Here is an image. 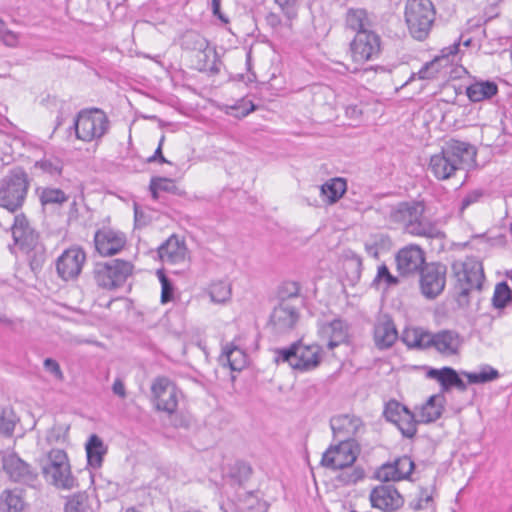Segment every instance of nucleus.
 Segmentation results:
<instances>
[{
    "label": "nucleus",
    "mask_w": 512,
    "mask_h": 512,
    "mask_svg": "<svg viewBox=\"0 0 512 512\" xmlns=\"http://www.w3.org/2000/svg\"><path fill=\"white\" fill-rule=\"evenodd\" d=\"M512 300V291L506 281L499 282L495 286L492 304L497 309H503Z\"/></svg>",
    "instance_id": "45"
},
{
    "label": "nucleus",
    "mask_w": 512,
    "mask_h": 512,
    "mask_svg": "<svg viewBox=\"0 0 512 512\" xmlns=\"http://www.w3.org/2000/svg\"><path fill=\"white\" fill-rule=\"evenodd\" d=\"M484 196V190L474 189L469 191L462 199L460 205V211L463 212L470 205L477 203Z\"/></svg>",
    "instance_id": "56"
},
{
    "label": "nucleus",
    "mask_w": 512,
    "mask_h": 512,
    "mask_svg": "<svg viewBox=\"0 0 512 512\" xmlns=\"http://www.w3.org/2000/svg\"><path fill=\"white\" fill-rule=\"evenodd\" d=\"M371 505L384 512H393L401 508L404 499L391 484L375 487L370 493Z\"/></svg>",
    "instance_id": "18"
},
{
    "label": "nucleus",
    "mask_w": 512,
    "mask_h": 512,
    "mask_svg": "<svg viewBox=\"0 0 512 512\" xmlns=\"http://www.w3.org/2000/svg\"><path fill=\"white\" fill-rule=\"evenodd\" d=\"M25 501L21 489H4L0 493V511L21 512L24 510Z\"/></svg>",
    "instance_id": "32"
},
{
    "label": "nucleus",
    "mask_w": 512,
    "mask_h": 512,
    "mask_svg": "<svg viewBox=\"0 0 512 512\" xmlns=\"http://www.w3.org/2000/svg\"><path fill=\"white\" fill-rule=\"evenodd\" d=\"M425 205L420 201L400 202L389 213L390 222L401 226L407 234L430 239H440L444 233L425 215Z\"/></svg>",
    "instance_id": "2"
},
{
    "label": "nucleus",
    "mask_w": 512,
    "mask_h": 512,
    "mask_svg": "<svg viewBox=\"0 0 512 512\" xmlns=\"http://www.w3.org/2000/svg\"><path fill=\"white\" fill-rule=\"evenodd\" d=\"M96 251L102 256H112L119 253L126 245V235L110 227L98 229L94 235Z\"/></svg>",
    "instance_id": "17"
},
{
    "label": "nucleus",
    "mask_w": 512,
    "mask_h": 512,
    "mask_svg": "<svg viewBox=\"0 0 512 512\" xmlns=\"http://www.w3.org/2000/svg\"><path fill=\"white\" fill-rule=\"evenodd\" d=\"M381 40L373 31H358L350 44V52L356 63L374 60L380 54Z\"/></svg>",
    "instance_id": "13"
},
{
    "label": "nucleus",
    "mask_w": 512,
    "mask_h": 512,
    "mask_svg": "<svg viewBox=\"0 0 512 512\" xmlns=\"http://www.w3.org/2000/svg\"><path fill=\"white\" fill-rule=\"evenodd\" d=\"M112 391L115 395L119 396L120 398L126 397V389L125 385L122 380L116 379L112 385Z\"/></svg>",
    "instance_id": "64"
},
{
    "label": "nucleus",
    "mask_w": 512,
    "mask_h": 512,
    "mask_svg": "<svg viewBox=\"0 0 512 512\" xmlns=\"http://www.w3.org/2000/svg\"><path fill=\"white\" fill-rule=\"evenodd\" d=\"M34 168L52 179L61 177L64 170V160L55 154L45 153L44 156L34 163Z\"/></svg>",
    "instance_id": "31"
},
{
    "label": "nucleus",
    "mask_w": 512,
    "mask_h": 512,
    "mask_svg": "<svg viewBox=\"0 0 512 512\" xmlns=\"http://www.w3.org/2000/svg\"><path fill=\"white\" fill-rule=\"evenodd\" d=\"M404 342L412 348L429 349L434 348L435 333L413 330L403 337Z\"/></svg>",
    "instance_id": "37"
},
{
    "label": "nucleus",
    "mask_w": 512,
    "mask_h": 512,
    "mask_svg": "<svg viewBox=\"0 0 512 512\" xmlns=\"http://www.w3.org/2000/svg\"><path fill=\"white\" fill-rule=\"evenodd\" d=\"M19 421L14 409L11 406L0 407V434L12 436L16 423Z\"/></svg>",
    "instance_id": "40"
},
{
    "label": "nucleus",
    "mask_w": 512,
    "mask_h": 512,
    "mask_svg": "<svg viewBox=\"0 0 512 512\" xmlns=\"http://www.w3.org/2000/svg\"><path fill=\"white\" fill-rule=\"evenodd\" d=\"M182 49L189 51H198L206 58L208 55L206 50L208 48V41L194 30H187L181 37L180 43Z\"/></svg>",
    "instance_id": "35"
},
{
    "label": "nucleus",
    "mask_w": 512,
    "mask_h": 512,
    "mask_svg": "<svg viewBox=\"0 0 512 512\" xmlns=\"http://www.w3.org/2000/svg\"><path fill=\"white\" fill-rule=\"evenodd\" d=\"M87 500L85 493H75L67 499L64 510L65 512H86Z\"/></svg>",
    "instance_id": "50"
},
{
    "label": "nucleus",
    "mask_w": 512,
    "mask_h": 512,
    "mask_svg": "<svg viewBox=\"0 0 512 512\" xmlns=\"http://www.w3.org/2000/svg\"><path fill=\"white\" fill-rule=\"evenodd\" d=\"M275 353L276 362L288 363L299 372H309L321 364L323 349L317 344L305 345L302 341H296L288 347L276 349Z\"/></svg>",
    "instance_id": "5"
},
{
    "label": "nucleus",
    "mask_w": 512,
    "mask_h": 512,
    "mask_svg": "<svg viewBox=\"0 0 512 512\" xmlns=\"http://www.w3.org/2000/svg\"><path fill=\"white\" fill-rule=\"evenodd\" d=\"M432 499V494H429L426 488H421L418 498L409 502V507L415 511L422 510L425 504L432 502Z\"/></svg>",
    "instance_id": "57"
},
{
    "label": "nucleus",
    "mask_w": 512,
    "mask_h": 512,
    "mask_svg": "<svg viewBox=\"0 0 512 512\" xmlns=\"http://www.w3.org/2000/svg\"><path fill=\"white\" fill-rule=\"evenodd\" d=\"M1 41L8 47H15L18 42L17 35L13 33L12 31H3L0 34Z\"/></svg>",
    "instance_id": "63"
},
{
    "label": "nucleus",
    "mask_w": 512,
    "mask_h": 512,
    "mask_svg": "<svg viewBox=\"0 0 512 512\" xmlns=\"http://www.w3.org/2000/svg\"><path fill=\"white\" fill-rule=\"evenodd\" d=\"M367 13L363 9H349L346 14V25L353 31H368L365 29L367 23Z\"/></svg>",
    "instance_id": "46"
},
{
    "label": "nucleus",
    "mask_w": 512,
    "mask_h": 512,
    "mask_svg": "<svg viewBox=\"0 0 512 512\" xmlns=\"http://www.w3.org/2000/svg\"><path fill=\"white\" fill-rule=\"evenodd\" d=\"M426 377L436 380L441 387V392H448L452 388H456L461 392L467 390L466 383L462 380L458 372L452 367L429 368Z\"/></svg>",
    "instance_id": "22"
},
{
    "label": "nucleus",
    "mask_w": 512,
    "mask_h": 512,
    "mask_svg": "<svg viewBox=\"0 0 512 512\" xmlns=\"http://www.w3.org/2000/svg\"><path fill=\"white\" fill-rule=\"evenodd\" d=\"M395 467L397 468V477L399 480L407 479L414 470L415 464L412 459L404 455L395 460Z\"/></svg>",
    "instance_id": "52"
},
{
    "label": "nucleus",
    "mask_w": 512,
    "mask_h": 512,
    "mask_svg": "<svg viewBox=\"0 0 512 512\" xmlns=\"http://www.w3.org/2000/svg\"><path fill=\"white\" fill-rule=\"evenodd\" d=\"M11 231L14 243L21 251L40 242L39 233L30 225L23 213L15 215Z\"/></svg>",
    "instance_id": "21"
},
{
    "label": "nucleus",
    "mask_w": 512,
    "mask_h": 512,
    "mask_svg": "<svg viewBox=\"0 0 512 512\" xmlns=\"http://www.w3.org/2000/svg\"><path fill=\"white\" fill-rule=\"evenodd\" d=\"M391 246V238L383 233L372 235L364 245L366 253L375 259L379 258L380 253L389 251Z\"/></svg>",
    "instance_id": "34"
},
{
    "label": "nucleus",
    "mask_w": 512,
    "mask_h": 512,
    "mask_svg": "<svg viewBox=\"0 0 512 512\" xmlns=\"http://www.w3.org/2000/svg\"><path fill=\"white\" fill-rule=\"evenodd\" d=\"M110 127L111 122L105 111L92 107L81 109L76 114L69 131L73 130L78 140L90 143L101 141L108 134Z\"/></svg>",
    "instance_id": "3"
},
{
    "label": "nucleus",
    "mask_w": 512,
    "mask_h": 512,
    "mask_svg": "<svg viewBox=\"0 0 512 512\" xmlns=\"http://www.w3.org/2000/svg\"><path fill=\"white\" fill-rule=\"evenodd\" d=\"M152 183L154 186L158 187L160 191L175 193L177 190L175 182L169 178L154 177L152 178Z\"/></svg>",
    "instance_id": "59"
},
{
    "label": "nucleus",
    "mask_w": 512,
    "mask_h": 512,
    "mask_svg": "<svg viewBox=\"0 0 512 512\" xmlns=\"http://www.w3.org/2000/svg\"><path fill=\"white\" fill-rule=\"evenodd\" d=\"M323 454L322 466L332 469H345L352 467L359 454V445L356 441H337Z\"/></svg>",
    "instance_id": "11"
},
{
    "label": "nucleus",
    "mask_w": 512,
    "mask_h": 512,
    "mask_svg": "<svg viewBox=\"0 0 512 512\" xmlns=\"http://www.w3.org/2000/svg\"><path fill=\"white\" fill-rule=\"evenodd\" d=\"M435 8L431 0H407L405 5V21L411 36L425 40L435 20Z\"/></svg>",
    "instance_id": "7"
},
{
    "label": "nucleus",
    "mask_w": 512,
    "mask_h": 512,
    "mask_svg": "<svg viewBox=\"0 0 512 512\" xmlns=\"http://www.w3.org/2000/svg\"><path fill=\"white\" fill-rule=\"evenodd\" d=\"M461 345V336L454 330H441L435 333L434 348L442 355H456Z\"/></svg>",
    "instance_id": "26"
},
{
    "label": "nucleus",
    "mask_w": 512,
    "mask_h": 512,
    "mask_svg": "<svg viewBox=\"0 0 512 512\" xmlns=\"http://www.w3.org/2000/svg\"><path fill=\"white\" fill-rule=\"evenodd\" d=\"M239 509L241 512H267L268 504L259 499L253 491L238 493Z\"/></svg>",
    "instance_id": "36"
},
{
    "label": "nucleus",
    "mask_w": 512,
    "mask_h": 512,
    "mask_svg": "<svg viewBox=\"0 0 512 512\" xmlns=\"http://www.w3.org/2000/svg\"><path fill=\"white\" fill-rule=\"evenodd\" d=\"M470 384H483L499 378V372L493 367L486 365L480 372H462Z\"/></svg>",
    "instance_id": "42"
},
{
    "label": "nucleus",
    "mask_w": 512,
    "mask_h": 512,
    "mask_svg": "<svg viewBox=\"0 0 512 512\" xmlns=\"http://www.w3.org/2000/svg\"><path fill=\"white\" fill-rule=\"evenodd\" d=\"M452 270L456 278L457 302L461 306L468 305L471 290L482 289L485 279L482 263L475 258L456 261L452 264Z\"/></svg>",
    "instance_id": "6"
},
{
    "label": "nucleus",
    "mask_w": 512,
    "mask_h": 512,
    "mask_svg": "<svg viewBox=\"0 0 512 512\" xmlns=\"http://www.w3.org/2000/svg\"><path fill=\"white\" fill-rule=\"evenodd\" d=\"M498 93V86L493 81H479L466 88V95L472 102L490 99Z\"/></svg>",
    "instance_id": "33"
},
{
    "label": "nucleus",
    "mask_w": 512,
    "mask_h": 512,
    "mask_svg": "<svg viewBox=\"0 0 512 512\" xmlns=\"http://www.w3.org/2000/svg\"><path fill=\"white\" fill-rule=\"evenodd\" d=\"M362 426V420L355 415L342 414L330 419L335 441H355L354 436Z\"/></svg>",
    "instance_id": "20"
},
{
    "label": "nucleus",
    "mask_w": 512,
    "mask_h": 512,
    "mask_svg": "<svg viewBox=\"0 0 512 512\" xmlns=\"http://www.w3.org/2000/svg\"><path fill=\"white\" fill-rule=\"evenodd\" d=\"M477 148L469 142L451 138L441 150L430 157L428 169L439 181L453 178L458 171H470L477 166Z\"/></svg>",
    "instance_id": "1"
},
{
    "label": "nucleus",
    "mask_w": 512,
    "mask_h": 512,
    "mask_svg": "<svg viewBox=\"0 0 512 512\" xmlns=\"http://www.w3.org/2000/svg\"><path fill=\"white\" fill-rule=\"evenodd\" d=\"M283 14L288 20H292L297 16L296 0H275Z\"/></svg>",
    "instance_id": "58"
},
{
    "label": "nucleus",
    "mask_w": 512,
    "mask_h": 512,
    "mask_svg": "<svg viewBox=\"0 0 512 512\" xmlns=\"http://www.w3.org/2000/svg\"><path fill=\"white\" fill-rule=\"evenodd\" d=\"M444 396L441 394L432 395L425 404L422 405L419 414V423H432L438 420L444 411Z\"/></svg>",
    "instance_id": "30"
},
{
    "label": "nucleus",
    "mask_w": 512,
    "mask_h": 512,
    "mask_svg": "<svg viewBox=\"0 0 512 512\" xmlns=\"http://www.w3.org/2000/svg\"><path fill=\"white\" fill-rule=\"evenodd\" d=\"M340 470L336 480L342 485L356 484L365 477L364 469L359 466L353 467L351 470H347V468Z\"/></svg>",
    "instance_id": "49"
},
{
    "label": "nucleus",
    "mask_w": 512,
    "mask_h": 512,
    "mask_svg": "<svg viewBox=\"0 0 512 512\" xmlns=\"http://www.w3.org/2000/svg\"><path fill=\"white\" fill-rule=\"evenodd\" d=\"M398 332L396 327L388 316L378 319L374 326V342L377 348H390L397 340Z\"/></svg>",
    "instance_id": "24"
},
{
    "label": "nucleus",
    "mask_w": 512,
    "mask_h": 512,
    "mask_svg": "<svg viewBox=\"0 0 512 512\" xmlns=\"http://www.w3.org/2000/svg\"><path fill=\"white\" fill-rule=\"evenodd\" d=\"M383 417L387 422L394 424L403 437L412 439L417 434L418 421L415 414L397 400L391 399L385 403Z\"/></svg>",
    "instance_id": "10"
},
{
    "label": "nucleus",
    "mask_w": 512,
    "mask_h": 512,
    "mask_svg": "<svg viewBox=\"0 0 512 512\" xmlns=\"http://www.w3.org/2000/svg\"><path fill=\"white\" fill-rule=\"evenodd\" d=\"M211 11L213 16L218 18L222 23H229L228 17L221 11V0H211Z\"/></svg>",
    "instance_id": "62"
},
{
    "label": "nucleus",
    "mask_w": 512,
    "mask_h": 512,
    "mask_svg": "<svg viewBox=\"0 0 512 512\" xmlns=\"http://www.w3.org/2000/svg\"><path fill=\"white\" fill-rule=\"evenodd\" d=\"M397 271L401 276L419 274L425 262L424 250L416 244L401 248L395 255Z\"/></svg>",
    "instance_id": "15"
},
{
    "label": "nucleus",
    "mask_w": 512,
    "mask_h": 512,
    "mask_svg": "<svg viewBox=\"0 0 512 512\" xmlns=\"http://www.w3.org/2000/svg\"><path fill=\"white\" fill-rule=\"evenodd\" d=\"M44 367L46 371L54 375L57 379L63 378V373L61 371L60 365L58 362L52 358H47L44 360Z\"/></svg>",
    "instance_id": "61"
},
{
    "label": "nucleus",
    "mask_w": 512,
    "mask_h": 512,
    "mask_svg": "<svg viewBox=\"0 0 512 512\" xmlns=\"http://www.w3.org/2000/svg\"><path fill=\"white\" fill-rule=\"evenodd\" d=\"M347 191V181L341 177L327 180L320 186V194L327 205L337 203Z\"/></svg>",
    "instance_id": "29"
},
{
    "label": "nucleus",
    "mask_w": 512,
    "mask_h": 512,
    "mask_svg": "<svg viewBox=\"0 0 512 512\" xmlns=\"http://www.w3.org/2000/svg\"><path fill=\"white\" fill-rule=\"evenodd\" d=\"M447 267L440 262L425 264L419 275V284L422 295L427 299L438 297L446 285Z\"/></svg>",
    "instance_id": "12"
},
{
    "label": "nucleus",
    "mask_w": 512,
    "mask_h": 512,
    "mask_svg": "<svg viewBox=\"0 0 512 512\" xmlns=\"http://www.w3.org/2000/svg\"><path fill=\"white\" fill-rule=\"evenodd\" d=\"M2 467L9 478L16 483L34 486L38 478L37 471L15 453L2 457Z\"/></svg>",
    "instance_id": "16"
},
{
    "label": "nucleus",
    "mask_w": 512,
    "mask_h": 512,
    "mask_svg": "<svg viewBox=\"0 0 512 512\" xmlns=\"http://www.w3.org/2000/svg\"><path fill=\"white\" fill-rule=\"evenodd\" d=\"M30 187V179L23 167L10 169L0 179V207L9 212L21 209L26 200Z\"/></svg>",
    "instance_id": "4"
},
{
    "label": "nucleus",
    "mask_w": 512,
    "mask_h": 512,
    "mask_svg": "<svg viewBox=\"0 0 512 512\" xmlns=\"http://www.w3.org/2000/svg\"><path fill=\"white\" fill-rule=\"evenodd\" d=\"M85 261L86 253L81 247L73 246L64 250L55 263L58 276L64 281L76 279Z\"/></svg>",
    "instance_id": "14"
},
{
    "label": "nucleus",
    "mask_w": 512,
    "mask_h": 512,
    "mask_svg": "<svg viewBox=\"0 0 512 512\" xmlns=\"http://www.w3.org/2000/svg\"><path fill=\"white\" fill-rule=\"evenodd\" d=\"M178 389L168 393L156 403L157 410L172 414L176 411L178 406Z\"/></svg>",
    "instance_id": "51"
},
{
    "label": "nucleus",
    "mask_w": 512,
    "mask_h": 512,
    "mask_svg": "<svg viewBox=\"0 0 512 512\" xmlns=\"http://www.w3.org/2000/svg\"><path fill=\"white\" fill-rule=\"evenodd\" d=\"M439 60L440 59H433L425 63L417 73H412L406 84L413 80L416 77V75L418 76L419 79L423 80L434 79L436 75L440 72V70L443 68Z\"/></svg>",
    "instance_id": "48"
},
{
    "label": "nucleus",
    "mask_w": 512,
    "mask_h": 512,
    "mask_svg": "<svg viewBox=\"0 0 512 512\" xmlns=\"http://www.w3.org/2000/svg\"><path fill=\"white\" fill-rule=\"evenodd\" d=\"M251 474L252 467L250 464L242 460H237L229 466L227 477L232 484L241 486L250 478Z\"/></svg>",
    "instance_id": "38"
},
{
    "label": "nucleus",
    "mask_w": 512,
    "mask_h": 512,
    "mask_svg": "<svg viewBox=\"0 0 512 512\" xmlns=\"http://www.w3.org/2000/svg\"><path fill=\"white\" fill-rule=\"evenodd\" d=\"M399 283V278L390 272L388 266L385 263H382L377 268V273L372 281L371 286L379 288L381 285H384L385 289H388L397 286Z\"/></svg>",
    "instance_id": "41"
},
{
    "label": "nucleus",
    "mask_w": 512,
    "mask_h": 512,
    "mask_svg": "<svg viewBox=\"0 0 512 512\" xmlns=\"http://www.w3.org/2000/svg\"><path fill=\"white\" fill-rule=\"evenodd\" d=\"M85 449L88 466L93 469H99L108 451L103 440L97 434H92L85 444Z\"/></svg>",
    "instance_id": "27"
},
{
    "label": "nucleus",
    "mask_w": 512,
    "mask_h": 512,
    "mask_svg": "<svg viewBox=\"0 0 512 512\" xmlns=\"http://www.w3.org/2000/svg\"><path fill=\"white\" fill-rule=\"evenodd\" d=\"M319 333L323 339L328 340V348L333 349L346 340L348 326L343 320L334 319L331 322L322 324Z\"/></svg>",
    "instance_id": "25"
},
{
    "label": "nucleus",
    "mask_w": 512,
    "mask_h": 512,
    "mask_svg": "<svg viewBox=\"0 0 512 512\" xmlns=\"http://www.w3.org/2000/svg\"><path fill=\"white\" fill-rule=\"evenodd\" d=\"M396 471L395 461L385 463L377 470V478L384 482L400 481Z\"/></svg>",
    "instance_id": "54"
},
{
    "label": "nucleus",
    "mask_w": 512,
    "mask_h": 512,
    "mask_svg": "<svg viewBox=\"0 0 512 512\" xmlns=\"http://www.w3.org/2000/svg\"><path fill=\"white\" fill-rule=\"evenodd\" d=\"M224 354L226 355L229 366L233 371H241L246 366L247 355L242 349L233 346L231 348H226Z\"/></svg>",
    "instance_id": "47"
},
{
    "label": "nucleus",
    "mask_w": 512,
    "mask_h": 512,
    "mask_svg": "<svg viewBox=\"0 0 512 512\" xmlns=\"http://www.w3.org/2000/svg\"><path fill=\"white\" fill-rule=\"evenodd\" d=\"M460 42L456 41L453 44L444 47L440 51V55L435 57L434 59H440L439 62L441 63V66H447L449 64V57L455 56L459 51Z\"/></svg>",
    "instance_id": "55"
},
{
    "label": "nucleus",
    "mask_w": 512,
    "mask_h": 512,
    "mask_svg": "<svg viewBox=\"0 0 512 512\" xmlns=\"http://www.w3.org/2000/svg\"><path fill=\"white\" fill-rule=\"evenodd\" d=\"M23 252L27 255L31 270L34 272L40 271L47 259V251L44 244L40 241L24 249Z\"/></svg>",
    "instance_id": "39"
},
{
    "label": "nucleus",
    "mask_w": 512,
    "mask_h": 512,
    "mask_svg": "<svg viewBox=\"0 0 512 512\" xmlns=\"http://www.w3.org/2000/svg\"><path fill=\"white\" fill-rule=\"evenodd\" d=\"M176 389V385L168 377L165 376L155 378L151 385V393L156 403L158 400Z\"/></svg>",
    "instance_id": "44"
},
{
    "label": "nucleus",
    "mask_w": 512,
    "mask_h": 512,
    "mask_svg": "<svg viewBox=\"0 0 512 512\" xmlns=\"http://www.w3.org/2000/svg\"><path fill=\"white\" fill-rule=\"evenodd\" d=\"M187 252L185 242L180 240L176 235L170 236L158 248L159 257L165 264L183 263L186 259Z\"/></svg>",
    "instance_id": "23"
},
{
    "label": "nucleus",
    "mask_w": 512,
    "mask_h": 512,
    "mask_svg": "<svg viewBox=\"0 0 512 512\" xmlns=\"http://www.w3.org/2000/svg\"><path fill=\"white\" fill-rule=\"evenodd\" d=\"M36 193L43 209L61 208L69 200V195L62 189L52 186L38 187Z\"/></svg>",
    "instance_id": "28"
},
{
    "label": "nucleus",
    "mask_w": 512,
    "mask_h": 512,
    "mask_svg": "<svg viewBox=\"0 0 512 512\" xmlns=\"http://www.w3.org/2000/svg\"><path fill=\"white\" fill-rule=\"evenodd\" d=\"M159 281L161 283V302L168 303L174 298V286L172 281L161 271H158Z\"/></svg>",
    "instance_id": "53"
},
{
    "label": "nucleus",
    "mask_w": 512,
    "mask_h": 512,
    "mask_svg": "<svg viewBox=\"0 0 512 512\" xmlns=\"http://www.w3.org/2000/svg\"><path fill=\"white\" fill-rule=\"evenodd\" d=\"M209 296L214 303H225L231 297V286L228 282L219 280L211 283L209 287Z\"/></svg>",
    "instance_id": "43"
},
{
    "label": "nucleus",
    "mask_w": 512,
    "mask_h": 512,
    "mask_svg": "<svg viewBox=\"0 0 512 512\" xmlns=\"http://www.w3.org/2000/svg\"><path fill=\"white\" fill-rule=\"evenodd\" d=\"M241 103L242 104H237L231 107L232 110L239 111V113L236 114L238 117H246L257 109V106L251 101L245 102L244 100H241Z\"/></svg>",
    "instance_id": "60"
},
{
    "label": "nucleus",
    "mask_w": 512,
    "mask_h": 512,
    "mask_svg": "<svg viewBox=\"0 0 512 512\" xmlns=\"http://www.w3.org/2000/svg\"><path fill=\"white\" fill-rule=\"evenodd\" d=\"M299 320L297 309L288 304L280 303L270 315V325L276 334H285L293 330Z\"/></svg>",
    "instance_id": "19"
},
{
    "label": "nucleus",
    "mask_w": 512,
    "mask_h": 512,
    "mask_svg": "<svg viewBox=\"0 0 512 512\" xmlns=\"http://www.w3.org/2000/svg\"><path fill=\"white\" fill-rule=\"evenodd\" d=\"M42 474L58 488L71 489L77 485V480L71 473L68 456L62 449L48 452L46 463L42 465Z\"/></svg>",
    "instance_id": "8"
},
{
    "label": "nucleus",
    "mask_w": 512,
    "mask_h": 512,
    "mask_svg": "<svg viewBox=\"0 0 512 512\" xmlns=\"http://www.w3.org/2000/svg\"><path fill=\"white\" fill-rule=\"evenodd\" d=\"M133 264L123 259H112L97 263L93 274L97 285L103 289L113 290L124 285L132 275Z\"/></svg>",
    "instance_id": "9"
}]
</instances>
